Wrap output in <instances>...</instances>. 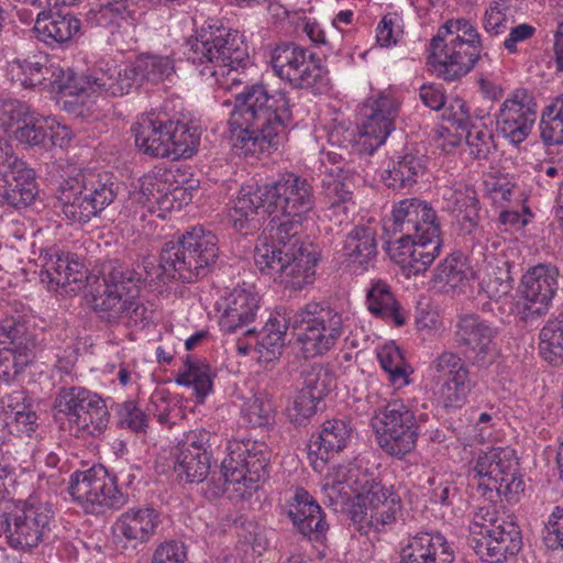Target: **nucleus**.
Returning <instances> with one entry per match:
<instances>
[{
	"label": "nucleus",
	"mask_w": 563,
	"mask_h": 563,
	"mask_svg": "<svg viewBox=\"0 0 563 563\" xmlns=\"http://www.w3.org/2000/svg\"><path fill=\"white\" fill-rule=\"evenodd\" d=\"M9 168L0 180L4 183L1 201L15 209L30 206L38 195L35 173L16 155L9 156Z\"/></svg>",
	"instance_id": "c85d7f7f"
},
{
	"label": "nucleus",
	"mask_w": 563,
	"mask_h": 563,
	"mask_svg": "<svg viewBox=\"0 0 563 563\" xmlns=\"http://www.w3.org/2000/svg\"><path fill=\"white\" fill-rule=\"evenodd\" d=\"M320 260L316 245L301 246L296 252L286 253L285 265L278 279L286 288L301 290L314 283L316 266Z\"/></svg>",
	"instance_id": "4c0bfd02"
},
{
	"label": "nucleus",
	"mask_w": 563,
	"mask_h": 563,
	"mask_svg": "<svg viewBox=\"0 0 563 563\" xmlns=\"http://www.w3.org/2000/svg\"><path fill=\"white\" fill-rule=\"evenodd\" d=\"M68 489L86 514H104L109 509H120L128 503V496L118 488L117 477L102 465L75 472Z\"/></svg>",
	"instance_id": "f3484780"
},
{
	"label": "nucleus",
	"mask_w": 563,
	"mask_h": 563,
	"mask_svg": "<svg viewBox=\"0 0 563 563\" xmlns=\"http://www.w3.org/2000/svg\"><path fill=\"white\" fill-rule=\"evenodd\" d=\"M80 264L70 261L68 255L51 254L45 257L43 268L41 271V280L47 282L51 288L65 286L77 278H70L71 272H78Z\"/></svg>",
	"instance_id": "3c124183"
},
{
	"label": "nucleus",
	"mask_w": 563,
	"mask_h": 563,
	"mask_svg": "<svg viewBox=\"0 0 563 563\" xmlns=\"http://www.w3.org/2000/svg\"><path fill=\"white\" fill-rule=\"evenodd\" d=\"M428 372L433 382L440 384L438 396L448 409H460L475 387L471 371L459 353L442 351L430 362Z\"/></svg>",
	"instance_id": "aec40b11"
},
{
	"label": "nucleus",
	"mask_w": 563,
	"mask_h": 563,
	"mask_svg": "<svg viewBox=\"0 0 563 563\" xmlns=\"http://www.w3.org/2000/svg\"><path fill=\"white\" fill-rule=\"evenodd\" d=\"M559 268L552 264H538L522 276L520 292L525 302L520 311L525 321L545 314L559 289Z\"/></svg>",
	"instance_id": "393cba45"
},
{
	"label": "nucleus",
	"mask_w": 563,
	"mask_h": 563,
	"mask_svg": "<svg viewBox=\"0 0 563 563\" xmlns=\"http://www.w3.org/2000/svg\"><path fill=\"white\" fill-rule=\"evenodd\" d=\"M214 374L210 365L201 360H196L189 355L175 378L180 386L191 387L195 391L198 402L212 391Z\"/></svg>",
	"instance_id": "c03bdc74"
},
{
	"label": "nucleus",
	"mask_w": 563,
	"mask_h": 563,
	"mask_svg": "<svg viewBox=\"0 0 563 563\" xmlns=\"http://www.w3.org/2000/svg\"><path fill=\"white\" fill-rule=\"evenodd\" d=\"M329 143L343 151L362 143L365 148H368V143H365V135H363V128H356L352 124L340 123L331 129L328 134Z\"/></svg>",
	"instance_id": "0e129e2a"
},
{
	"label": "nucleus",
	"mask_w": 563,
	"mask_h": 563,
	"mask_svg": "<svg viewBox=\"0 0 563 563\" xmlns=\"http://www.w3.org/2000/svg\"><path fill=\"white\" fill-rule=\"evenodd\" d=\"M220 309H222L219 319L221 331L234 333L255 320L260 309V298L251 289L234 288L223 298Z\"/></svg>",
	"instance_id": "c9c22d12"
},
{
	"label": "nucleus",
	"mask_w": 563,
	"mask_h": 563,
	"mask_svg": "<svg viewBox=\"0 0 563 563\" xmlns=\"http://www.w3.org/2000/svg\"><path fill=\"white\" fill-rule=\"evenodd\" d=\"M351 174L352 169L345 166L327 168L322 185L329 203L352 199V191L346 184Z\"/></svg>",
	"instance_id": "13d9d810"
},
{
	"label": "nucleus",
	"mask_w": 563,
	"mask_h": 563,
	"mask_svg": "<svg viewBox=\"0 0 563 563\" xmlns=\"http://www.w3.org/2000/svg\"><path fill=\"white\" fill-rule=\"evenodd\" d=\"M91 308L108 327H145L152 318L139 298L142 277L129 265L113 258L96 266L86 277Z\"/></svg>",
	"instance_id": "7ed1b4c3"
},
{
	"label": "nucleus",
	"mask_w": 563,
	"mask_h": 563,
	"mask_svg": "<svg viewBox=\"0 0 563 563\" xmlns=\"http://www.w3.org/2000/svg\"><path fill=\"white\" fill-rule=\"evenodd\" d=\"M0 411L10 432L19 437H31L37 428V416L31 399L21 387H0Z\"/></svg>",
	"instance_id": "7c9ffc66"
},
{
	"label": "nucleus",
	"mask_w": 563,
	"mask_h": 563,
	"mask_svg": "<svg viewBox=\"0 0 563 563\" xmlns=\"http://www.w3.org/2000/svg\"><path fill=\"white\" fill-rule=\"evenodd\" d=\"M30 110L26 103L19 100H0V129L9 131L18 126Z\"/></svg>",
	"instance_id": "774afa93"
},
{
	"label": "nucleus",
	"mask_w": 563,
	"mask_h": 563,
	"mask_svg": "<svg viewBox=\"0 0 563 563\" xmlns=\"http://www.w3.org/2000/svg\"><path fill=\"white\" fill-rule=\"evenodd\" d=\"M496 330L490 322L478 314L467 313L459 317L453 331L456 346L478 368L489 367L497 357L494 342Z\"/></svg>",
	"instance_id": "4be33fe9"
},
{
	"label": "nucleus",
	"mask_w": 563,
	"mask_h": 563,
	"mask_svg": "<svg viewBox=\"0 0 563 563\" xmlns=\"http://www.w3.org/2000/svg\"><path fill=\"white\" fill-rule=\"evenodd\" d=\"M376 428L380 449L393 456L402 457L417 444L419 426L410 407L402 401L388 402L377 415Z\"/></svg>",
	"instance_id": "6ab92c4d"
},
{
	"label": "nucleus",
	"mask_w": 563,
	"mask_h": 563,
	"mask_svg": "<svg viewBox=\"0 0 563 563\" xmlns=\"http://www.w3.org/2000/svg\"><path fill=\"white\" fill-rule=\"evenodd\" d=\"M175 70L170 56L144 54L129 66L101 58L81 77L70 79L66 86L70 93L90 91L92 96L122 97L143 84L157 85L168 79Z\"/></svg>",
	"instance_id": "20e7f679"
},
{
	"label": "nucleus",
	"mask_w": 563,
	"mask_h": 563,
	"mask_svg": "<svg viewBox=\"0 0 563 563\" xmlns=\"http://www.w3.org/2000/svg\"><path fill=\"white\" fill-rule=\"evenodd\" d=\"M427 169V155L411 145L406 146L389 159L380 178L388 188L394 190L410 189L422 179Z\"/></svg>",
	"instance_id": "cd10ccee"
},
{
	"label": "nucleus",
	"mask_w": 563,
	"mask_h": 563,
	"mask_svg": "<svg viewBox=\"0 0 563 563\" xmlns=\"http://www.w3.org/2000/svg\"><path fill=\"white\" fill-rule=\"evenodd\" d=\"M301 390L320 401L335 387V376L329 366L314 364L301 374Z\"/></svg>",
	"instance_id": "4d7b16f0"
},
{
	"label": "nucleus",
	"mask_w": 563,
	"mask_h": 563,
	"mask_svg": "<svg viewBox=\"0 0 563 563\" xmlns=\"http://www.w3.org/2000/svg\"><path fill=\"white\" fill-rule=\"evenodd\" d=\"M81 22L74 14L42 11L37 14L34 31L42 42L54 45L68 43L80 31Z\"/></svg>",
	"instance_id": "ea45409f"
},
{
	"label": "nucleus",
	"mask_w": 563,
	"mask_h": 563,
	"mask_svg": "<svg viewBox=\"0 0 563 563\" xmlns=\"http://www.w3.org/2000/svg\"><path fill=\"white\" fill-rule=\"evenodd\" d=\"M386 231L400 233L387 252L407 276L424 273L442 249L441 227L434 209L424 200L407 198L393 208Z\"/></svg>",
	"instance_id": "f03ea898"
},
{
	"label": "nucleus",
	"mask_w": 563,
	"mask_h": 563,
	"mask_svg": "<svg viewBox=\"0 0 563 563\" xmlns=\"http://www.w3.org/2000/svg\"><path fill=\"white\" fill-rule=\"evenodd\" d=\"M319 402V399L300 389L291 404L287 407V416L294 424H306L308 420L316 415Z\"/></svg>",
	"instance_id": "e2e57ef3"
},
{
	"label": "nucleus",
	"mask_w": 563,
	"mask_h": 563,
	"mask_svg": "<svg viewBox=\"0 0 563 563\" xmlns=\"http://www.w3.org/2000/svg\"><path fill=\"white\" fill-rule=\"evenodd\" d=\"M483 51L482 37L470 20L450 19L429 43L428 65L437 77L454 81L474 68Z\"/></svg>",
	"instance_id": "423d86ee"
},
{
	"label": "nucleus",
	"mask_w": 563,
	"mask_h": 563,
	"mask_svg": "<svg viewBox=\"0 0 563 563\" xmlns=\"http://www.w3.org/2000/svg\"><path fill=\"white\" fill-rule=\"evenodd\" d=\"M540 135L548 145L563 144V93L543 109Z\"/></svg>",
	"instance_id": "603ef678"
},
{
	"label": "nucleus",
	"mask_w": 563,
	"mask_h": 563,
	"mask_svg": "<svg viewBox=\"0 0 563 563\" xmlns=\"http://www.w3.org/2000/svg\"><path fill=\"white\" fill-rule=\"evenodd\" d=\"M286 253L266 233L258 236L254 249V264L265 275L277 279L284 268Z\"/></svg>",
	"instance_id": "09e8293b"
},
{
	"label": "nucleus",
	"mask_w": 563,
	"mask_h": 563,
	"mask_svg": "<svg viewBox=\"0 0 563 563\" xmlns=\"http://www.w3.org/2000/svg\"><path fill=\"white\" fill-rule=\"evenodd\" d=\"M538 103L527 88L512 90L496 113V130L511 144L519 145L531 134L537 121Z\"/></svg>",
	"instance_id": "412c9836"
},
{
	"label": "nucleus",
	"mask_w": 563,
	"mask_h": 563,
	"mask_svg": "<svg viewBox=\"0 0 563 563\" xmlns=\"http://www.w3.org/2000/svg\"><path fill=\"white\" fill-rule=\"evenodd\" d=\"M442 208L451 212L464 233L477 227L478 199L475 189L462 181L445 184L439 188Z\"/></svg>",
	"instance_id": "2f4dec72"
},
{
	"label": "nucleus",
	"mask_w": 563,
	"mask_h": 563,
	"mask_svg": "<svg viewBox=\"0 0 563 563\" xmlns=\"http://www.w3.org/2000/svg\"><path fill=\"white\" fill-rule=\"evenodd\" d=\"M54 409L66 419L76 438L101 435L110 420L104 400L80 386L62 387L55 396Z\"/></svg>",
	"instance_id": "f8f14e48"
},
{
	"label": "nucleus",
	"mask_w": 563,
	"mask_h": 563,
	"mask_svg": "<svg viewBox=\"0 0 563 563\" xmlns=\"http://www.w3.org/2000/svg\"><path fill=\"white\" fill-rule=\"evenodd\" d=\"M287 514L299 533L310 541L325 540L328 523L323 511L313 497L303 488H297L287 501Z\"/></svg>",
	"instance_id": "c756f323"
},
{
	"label": "nucleus",
	"mask_w": 563,
	"mask_h": 563,
	"mask_svg": "<svg viewBox=\"0 0 563 563\" xmlns=\"http://www.w3.org/2000/svg\"><path fill=\"white\" fill-rule=\"evenodd\" d=\"M509 4L505 0L492 1L486 8L482 25L483 29L490 35H499L508 29Z\"/></svg>",
	"instance_id": "680f3d73"
},
{
	"label": "nucleus",
	"mask_w": 563,
	"mask_h": 563,
	"mask_svg": "<svg viewBox=\"0 0 563 563\" xmlns=\"http://www.w3.org/2000/svg\"><path fill=\"white\" fill-rule=\"evenodd\" d=\"M454 552L440 532H418L401 549L400 563H453Z\"/></svg>",
	"instance_id": "72a5a7b5"
},
{
	"label": "nucleus",
	"mask_w": 563,
	"mask_h": 563,
	"mask_svg": "<svg viewBox=\"0 0 563 563\" xmlns=\"http://www.w3.org/2000/svg\"><path fill=\"white\" fill-rule=\"evenodd\" d=\"M47 64V56L37 54L27 58L12 60L9 63L7 71L13 82H19L24 88H36L47 86V84L56 85L64 96L75 98L76 101L80 100L81 103L85 102L86 97L92 96L90 91L70 93L66 88L70 79L81 77L84 74L76 75L71 70L65 71L63 69H58L56 73Z\"/></svg>",
	"instance_id": "5701e85b"
},
{
	"label": "nucleus",
	"mask_w": 563,
	"mask_h": 563,
	"mask_svg": "<svg viewBox=\"0 0 563 563\" xmlns=\"http://www.w3.org/2000/svg\"><path fill=\"white\" fill-rule=\"evenodd\" d=\"M142 16L136 5L128 0H115L90 10L87 22L91 26L102 27L112 44H130L136 42V26Z\"/></svg>",
	"instance_id": "a878e982"
},
{
	"label": "nucleus",
	"mask_w": 563,
	"mask_h": 563,
	"mask_svg": "<svg viewBox=\"0 0 563 563\" xmlns=\"http://www.w3.org/2000/svg\"><path fill=\"white\" fill-rule=\"evenodd\" d=\"M174 455V471L180 481L198 484L207 478L210 471V454L176 450Z\"/></svg>",
	"instance_id": "de8ad7c7"
},
{
	"label": "nucleus",
	"mask_w": 563,
	"mask_h": 563,
	"mask_svg": "<svg viewBox=\"0 0 563 563\" xmlns=\"http://www.w3.org/2000/svg\"><path fill=\"white\" fill-rule=\"evenodd\" d=\"M291 313L286 309L275 311L256 336L254 330H247L246 334L255 340L254 351L260 361L272 362L280 355L285 334L292 328Z\"/></svg>",
	"instance_id": "58836bf2"
},
{
	"label": "nucleus",
	"mask_w": 563,
	"mask_h": 563,
	"mask_svg": "<svg viewBox=\"0 0 563 563\" xmlns=\"http://www.w3.org/2000/svg\"><path fill=\"white\" fill-rule=\"evenodd\" d=\"M352 433L353 428L347 420L331 419L324 421L320 431L312 434L308 443L310 457L316 456L313 467L323 466L332 455L346 448L352 439Z\"/></svg>",
	"instance_id": "f704fd0d"
},
{
	"label": "nucleus",
	"mask_w": 563,
	"mask_h": 563,
	"mask_svg": "<svg viewBox=\"0 0 563 563\" xmlns=\"http://www.w3.org/2000/svg\"><path fill=\"white\" fill-rule=\"evenodd\" d=\"M217 435L206 429H196L186 433L178 443L176 450H188L191 453L210 454V449L216 444Z\"/></svg>",
	"instance_id": "69168bd1"
},
{
	"label": "nucleus",
	"mask_w": 563,
	"mask_h": 563,
	"mask_svg": "<svg viewBox=\"0 0 563 563\" xmlns=\"http://www.w3.org/2000/svg\"><path fill=\"white\" fill-rule=\"evenodd\" d=\"M368 311L396 327L406 323L407 314L391 291L389 284L383 279H373L366 290Z\"/></svg>",
	"instance_id": "a19ab883"
},
{
	"label": "nucleus",
	"mask_w": 563,
	"mask_h": 563,
	"mask_svg": "<svg viewBox=\"0 0 563 563\" xmlns=\"http://www.w3.org/2000/svg\"><path fill=\"white\" fill-rule=\"evenodd\" d=\"M187 60L195 65L201 76L213 78L224 89L243 84L239 68L249 63L247 46L238 31L217 23H208L186 43Z\"/></svg>",
	"instance_id": "39448f33"
},
{
	"label": "nucleus",
	"mask_w": 563,
	"mask_h": 563,
	"mask_svg": "<svg viewBox=\"0 0 563 563\" xmlns=\"http://www.w3.org/2000/svg\"><path fill=\"white\" fill-rule=\"evenodd\" d=\"M48 125V119L40 118L32 110L23 118L14 131L16 140L30 146L40 145L47 137L44 124Z\"/></svg>",
	"instance_id": "052dcab7"
},
{
	"label": "nucleus",
	"mask_w": 563,
	"mask_h": 563,
	"mask_svg": "<svg viewBox=\"0 0 563 563\" xmlns=\"http://www.w3.org/2000/svg\"><path fill=\"white\" fill-rule=\"evenodd\" d=\"M338 468L352 494L364 504L362 514H352V520L361 523V529L368 527L380 532L396 522L401 510V498L391 486L376 482L373 473L356 464L339 465Z\"/></svg>",
	"instance_id": "1a4fd4ad"
},
{
	"label": "nucleus",
	"mask_w": 563,
	"mask_h": 563,
	"mask_svg": "<svg viewBox=\"0 0 563 563\" xmlns=\"http://www.w3.org/2000/svg\"><path fill=\"white\" fill-rule=\"evenodd\" d=\"M269 453L264 443L253 440H231L221 463V473L227 483L244 487L241 495L260 488L269 474Z\"/></svg>",
	"instance_id": "dca6fc26"
},
{
	"label": "nucleus",
	"mask_w": 563,
	"mask_h": 563,
	"mask_svg": "<svg viewBox=\"0 0 563 563\" xmlns=\"http://www.w3.org/2000/svg\"><path fill=\"white\" fill-rule=\"evenodd\" d=\"M341 256L364 269L377 255L376 230L371 225H356L345 236L339 250Z\"/></svg>",
	"instance_id": "79ce46f5"
},
{
	"label": "nucleus",
	"mask_w": 563,
	"mask_h": 563,
	"mask_svg": "<svg viewBox=\"0 0 563 563\" xmlns=\"http://www.w3.org/2000/svg\"><path fill=\"white\" fill-rule=\"evenodd\" d=\"M265 192L272 209L284 217L307 218L316 205L312 184L295 173L282 174L275 181L266 184Z\"/></svg>",
	"instance_id": "b1692460"
},
{
	"label": "nucleus",
	"mask_w": 563,
	"mask_h": 563,
	"mask_svg": "<svg viewBox=\"0 0 563 563\" xmlns=\"http://www.w3.org/2000/svg\"><path fill=\"white\" fill-rule=\"evenodd\" d=\"M470 154L477 159L486 158L494 147L492 133L485 128L472 126L466 134Z\"/></svg>",
	"instance_id": "338daca9"
},
{
	"label": "nucleus",
	"mask_w": 563,
	"mask_h": 563,
	"mask_svg": "<svg viewBox=\"0 0 563 563\" xmlns=\"http://www.w3.org/2000/svg\"><path fill=\"white\" fill-rule=\"evenodd\" d=\"M167 176L168 173L162 169L148 173L140 178V186L134 191L157 210H169L173 208L175 196L170 190L172 185Z\"/></svg>",
	"instance_id": "a18cd8bd"
},
{
	"label": "nucleus",
	"mask_w": 563,
	"mask_h": 563,
	"mask_svg": "<svg viewBox=\"0 0 563 563\" xmlns=\"http://www.w3.org/2000/svg\"><path fill=\"white\" fill-rule=\"evenodd\" d=\"M540 354L553 364L563 363V321L550 320L540 331Z\"/></svg>",
	"instance_id": "6e6d98bb"
},
{
	"label": "nucleus",
	"mask_w": 563,
	"mask_h": 563,
	"mask_svg": "<svg viewBox=\"0 0 563 563\" xmlns=\"http://www.w3.org/2000/svg\"><path fill=\"white\" fill-rule=\"evenodd\" d=\"M118 185L109 173H86L65 179L57 190L60 212L73 223H87L110 206Z\"/></svg>",
	"instance_id": "9d476101"
},
{
	"label": "nucleus",
	"mask_w": 563,
	"mask_h": 563,
	"mask_svg": "<svg viewBox=\"0 0 563 563\" xmlns=\"http://www.w3.org/2000/svg\"><path fill=\"white\" fill-rule=\"evenodd\" d=\"M159 511L150 506L132 507L123 511L114 523L115 530L133 547L147 543L161 525Z\"/></svg>",
	"instance_id": "e433bc0d"
},
{
	"label": "nucleus",
	"mask_w": 563,
	"mask_h": 563,
	"mask_svg": "<svg viewBox=\"0 0 563 563\" xmlns=\"http://www.w3.org/2000/svg\"><path fill=\"white\" fill-rule=\"evenodd\" d=\"M292 122L288 93L269 90L264 82L246 85L235 95L229 119L232 147L240 156L276 151Z\"/></svg>",
	"instance_id": "f257e3e1"
},
{
	"label": "nucleus",
	"mask_w": 563,
	"mask_h": 563,
	"mask_svg": "<svg viewBox=\"0 0 563 563\" xmlns=\"http://www.w3.org/2000/svg\"><path fill=\"white\" fill-rule=\"evenodd\" d=\"M132 131L136 146L154 157L173 161L192 156L200 143L197 126L173 120L165 112L151 111L137 118Z\"/></svg>",
	"instance_id": "6e6552de"
},
{
	"label": "nucleus",
	"mask_w": 563,
	"mask_h": 563,
	"mask_svg": "<svg viewBox=\"0 0 563 563\" xmlns=\"http://www.w3.org/2000/svg\"><path fill=\"white\" fill-rule=\"evenodd\" d=\"M377 357L382 368L388 374L389 382L396 388L408 385L411 371L398 346L393 343L385 344L378 351Z\"/></svg>",
	"instance_id": "864d4df0"
},
{
	"label": "nucleus",
	"mask_w": 563,
	"mask_h": 563,
	"mask_svg": "<svg viewBox=\"0 0 563 563\" xmlns=\"http://www.w3.org/2000/svg\"><path fill=\"white\" fill-rule=\"evenodd\" d=\"M33 341L0 347V378L5 382L18 376L31 362Z\"/></svg>",
	"instance_id": "8fccbe9b"
},
{
	"label": "nucleus",
	"mask_w": 563,
	"mask_h": 563,
	"mask_svg": "<svg viewBox=\"0 0 563 563\" xmlns=\"http://www.w3.org/2000/svg\"><path fill=\"white\" fill-rule=\"evenodd\" d=\"M265 190L266 185H249L240 189L229 212L230 221L238 232L250 234L260 229L258 210L272 209L271 199L266 197Z\"/></svg>",
	"instance_id": "473e14b6"
},
{
	"label": "nucleus",
	"mask_w": 563,
	"mask_h": 563,
	"mask_svg": "<svg viewBox=\"0 0 563 563\" xmlns=\"http://www.w3.org/2000/svg\"><path fill=\"white\" fill-rule=\"evenodd\" d=\"M399 113V102L390 93H379L366 100L363 106V135L372 153L383 143L395 129Z\"/></svg>",
	"instance_id": "bb28decb"
},
{
	"label": "nucleus",
	"mask_w": 563,
	"mask_h": 563,
	"mask_svg": "<svg viewBox=\"0 0 563 563\" xmlns=\"http://www.w3.org/2000/svg\"><path fill=\"white\" fill-rule=\"evenodd\" d=\"M477 278L462 253L446 256L434 269L431 282L443 292L464 287L471 279Z\"/></svg>",
	"instance_id": "37998d69"
},
{
	"label": "nucleus",
	"mask_w": 563,
	"mask_h": 563,
	"mask_svg": "<svg viewBox=\"0 0 563 563\" xmlns=\"http://www.w3.org/2000/svg\"><path fill=\"white\" fill-rule=\"evenodd\" d=\"M305 218L284 217L277 223L272 224L268 239H272L277 246L284 249L285 253H292L301 250V246L314 245L302 236V221Z\"/></svg>",
	"instance_id": "49530a36"
},
{
	"label": "nucleus",
	"mask_w": 563,
	"mask_h": 563,
	"mask_svg": "<svg viewBox=\"0 0 563 563\" xmlns=\"http://www.w3.org/2000/svg\"><path fill=\"white\" fill-rule=\"evenodd\" d=\"M322 490L328 507H331L335 512L345 511L353 494L338 466L331 468L325 475Z\"/></svg>",
	"instance_id": "5fc2aeb1"
},
{
	"label": "nucleus",
	"mask_w": 563,
	"mask_h": 563,
	"mask_svg": "<svg viewBox=\"0 0 563 563\" xmlns=\"http://www.w3.org/2000/svg\"><path fill=\"white\" fill-rule=\"evenodd\" d=\"M274 412L272 398L265 393L255 394L242 407L244 419L252 427H264L269 423Z\"/></svg>",
	"instance_id": "bf43d9fd"
},
{
	"label": "nucleus",
	"mask_w": 563,
	"mask_h": 563,
	"mask_svg": "<svg viewBox=\"0 0 563 563\" xmlns=\"http://www.w3.org/2000/svg\"><path fill=\"white\" fill-rule=\"evenodd\" d=\"M53 510L48 503L29 498L3 515V532L10 548L31 552L51 532Z\"/></svg>",
	"instance_id": "2eb2a0df"
},
{
	"label": "nucleus",
	"mask_w": 563,
	"mask_h": 563,
	"mask_svg": "<svg viewBox=\"0 0 563 563\" xmlns=\"http://www.w3.org/2000/svg\"><path fill=\"white\" fill-rule=\"evenodd\" d=\"M471 532L482 537L477 542L478 552L489 563L507 561L522 547L519 526L510 517H499L493 506L477 509L473 516Z\"/></svg>",
	"instance_id": "4468645a"
},
{
	"label": "nucleus",
	"mask_w": 563,
	"mask_h": 563,
	"mask_svg": "<svg viewBox=\"0 0 563 563\" xmlns=\"http://www.w3.org/2000/svg\"><path fill=\"white\" fill-rule=\"evenodd\" d=\"M291 322L306 357L322 356L333 350L349 328L347 317L316 301L292 311Z\"/></svg>",
	"instance_id": "9b49d317"
},
{
	"label": "nucleus",
	"mask_w": 563,
	"mask_h": 563,
	"mask_svg": "<svg viewBox=\"0 0 563 563\" xmlns=\"http://www.w3.org/2000/svg\"><path fill=\"white\" fill-rule=\"evenodd\" d=\"M218 236L197 225L177 241H168L159 254V269L168 279L194 283L205 277L219 257Z\"/></svg>",
	"instance_id": "0eeeda50"
},
{
	"label": "nucleus",
	"mask_w": 563,
	"mask_h": 563,
	"mask_svg": "<svg viewBox=\"0 0 563 563\" xmlns=\"http://www.w3.org/2000/svg\"><path fill=\"white\" fill-rule=\"evenodd\" d=\"M518 459L510 448H490L478 455L468 474L471 486L485 496L496 492L508 500L523 492L525 484L517 473Z\"/></svg>",
	"instance_id": "ddd939ff"
},
{
	"label": "nucleus",
	"mask_w": 563,
	"mask_h": 563,
	"mask_svg": "<svg viewBox=\"0 0 563 563\" xmlns=\"http://www.w3.org/2000/svg\"><path fill=\"white\" fill-rule=\"evenodd\" d=\"M274 74L297 89L316 91L328 85L327 70L313 53L295 43L277 45L271 56Z\"/></svg>",
	"instance_id": "a211bd4d"
}]
</instances>
